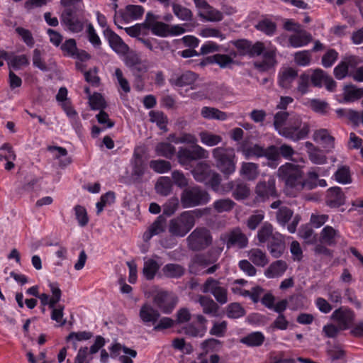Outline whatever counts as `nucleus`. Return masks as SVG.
<instances>
[{"mask_svg": "<svg viewBox=\"0 0 363 363\" xmlns=\"http://www.w3.org/2000/svg\"><path fill=\"white\" fill-rule=\"evenodd\" d=\"M298 76L297 71L292 67H282L278 74V84L284 89H289Z\"/></svg>", "mask_w": 363, "mask_h": 363, "instance_id": "obj_23", "label": "nucleus"}, {"mask_svg": "<svg viewBox=\"0 0 363 363\" xmlns=\"http://www.w3.org/2000/svg\"><path fill=\"white\" fill-rule=\"evenodd\" d=\"M235 206V203L229 199H219L213 203V207L218 213L230 211Z\"/></svg>", "mask_w": 363, "mask_h": 363, "instance_id": "obj_63", "label": "nucleus"}, {"mask_svg": "<svg viewBox=\"0 0 363 363\" xmlns=\"http://www.w3.org/2000/svg\"><path fill=\"white\" fill-rule=\"evenodd\" d=\"M155 16L153 14L148 13L146 17V21L152 32L158 36L165 37L169 34V27L167 24L161 22H152Z\"/></svg>", "mask_w": 363, "mask_h": 363, "instance_id": "obj_34", "label": "nucleus"}, {"mask_svg": "<svg viewBox=\"0 0 363 363\" xmlns=\"http://www.w3.org/2000/svg\"><path fill=\"white\" fill-rule=\"evenodd\" d=\"M62 22L69 30L72 33H79L84 28V23L75 16L70 9H66L62 14Z\"/></svg>", "mask_w": 363, "mask_h": 363, "instance_id": "obj_22", "label": "nucleus"}, {"mask_svg": "<svg viewBox=\"0 0 363 363\" xmlns=\"http://www.w3.org/2000/svg\"><path fill=\"white\" fill-rule=\"evenodd\" d=\"M242 147L241 152L246 159H249L252 157H262L263 147L259 145H255L249 147L246 146Z\"/></svg>", "mask_w": 363, "mask_h": 363, "instance_id": "obj_61", "label": "nucleus"}, {"mask_svg": "<svg viewBox=\"0 0 363 363\" xmlns=\"http://www.w3.org/2000/svg\"><path fill=\"white\" fill-rule=\"evenodd\" d=\"M200 113L201 117L206 120L224 121L228 118V114L226 112L212 106H203L201 108Z\"/></svg>", "mask_w": 363, "mask_h": 363, "instance_id": "obj_30", "label": "nucleus"}, {"mask_svg": "<svg viewBox=\"0 0 363 363\" xmlns=\"http://www.w3.org/2000/svg\"><path fill=\"white\" fill-rule=\"evenodd\" d=\"M288 113L285 111L278 112L274 116V125L280 135H281V133L284 131L287 126L286 121L288 118Z\"/></svg>", "mask_w": 363, "mask_h": 363, "instance_id": "obj_54", "label": "nucleus"}, {"mask_svg": "<svg viewBox=\"0 0 363 363\" xmlns=\"http://www.w3.org/2000/svg\"><path fill=\"white\" fill-rule=\"evenodd\" d=\"M309 133V125L303 123L298 116L291 118L281 136L296 141L304 138Z\"/></svg>", "mask_w": 363, "mask_h": 363, "instance_id": "obj_7", "label": "nucleus"}, {"mask_svg": "<svg viewBox=\"0 0 363 363\" xmlns=\"http://www.w3.org/2000/svg\"><path fill=\"white\" fill-rule=\"evenodd\" d=\"M139 316L141 320L146 325L155 324L159 316V313L150 304L145 303L140 308Z\"/></svg>", "mask_w": 363, "mask_h": 363, "instance_id": "obj_32", "label": "nucleus"}, {"mask_svg": "<svg viewBox=\"0 0 363 363\" xmlns=\"http://www.w3.org/2000/svg\"><path fill=\"white\" fill-rule=\"evenodd\" d=\"M216 167L225 175L233 174L236 169V156L232 148L218 147L212 150Z\"/></svg>", "mask_w": 363, "mask_h": 363, "instance_id": "obj_5", "label": "nucleus"}, {"mask_svg": "<svg viewBox=\"0 0 363 363\" xmlns=\"http://www.w3.org/2000/svg\"><path fill=\"white\" fill-rule=\"evenodd\" d=\"M170 83L178 88L186 87V90H194L199 86V77L194 72L187 71L173 77L170 79Z\"/></svg>", "mask_w": 363, "mask_h": 363, "instance_id": "obj_14", "label": "nucleus"}, {"mask_svg": "<svg viewBox=\"0 0 363 363\" xmlns=\"http://www.w3.org/2000/svg\"><path fill=\"white\" fill-rule=\"evenodd\" d=\"M75 218L79 226L84 227L89 223V216L86 208L80 205L74 207Z\"/></svg>", "mask_w": 363, "mask_h": 363, "instance_id": "obj_58", "label": "nucleus"}, {"mask_svg": "<svg viewBox=\"0 0 363 363\" xmlns=\"http://www.w3.org/2000/svg\"><path fill=\"white\" fill-rule=\"evenodd\" d=\"M265 337L261 332H253L240 340V342L249 347L260 346L264 341Z\"/></svg>", "mask_w": 363, "mask_h": 363, "instance_id": "obj_40", "label": "nucleus"}, {"mask_svg": "<svg viewBox=\"0 0 363 363\" xmlns=\"http://www.w3.org/2000/svg\"><path fill=\"white\" fill-rule=\"evenodd\" d=\"M155 189L160 194L166 196L169 194L172 189V182L168 177H161L157 180Z\"/></svg>", "mask_w": 363, "mask_h": 363, "instance_id": "obj_52", "label": "nucleus"}, {"mask_svg": "<svg viewBox=\"0 0 363 363\" xmlns=\"http://www.w3.org/2000/svg\"><path fill=\"white\" fill-rule=\"evenodd\" d=\"M362 62L363 60L357 56H349L344 58L334 68L333 73L335 78L338 80L343 79L349 74L350 69L355 68Z\"/></svg>", "mask_w": 363, "mask_h": 363, "instance_id": "obj_15", "label": "nucleus"}, {"mask_svg": "<svg viewBox=\"0 0 363 363\" xmlns=\"http://www.w3.org/2000/svg\"><path fill=\"white\" fill-rule=\"evenodd\" d=\"M166 228V220L162 216H159L156 220L149 227L148 230L143 234V240L145 242L149 241L153 236L164 232Z\"/></svg>", "mask_w": 363, "mask_h": 363, "instance_id": "obj_31", "label": "nucleus"}, {"mask_svg": "<svg viewBox=\"0 0 363 363\" xmlns=\"http://www.w3.org/2000/svg\"><path fill=\"white\" fill-rule=\"evenodd\" d=\"M199 135L202 144L208 147L216 146L223 140V138L220 135L215 134L207 130L200 132Z\"/></svg>", "mask_w": 363, "mask_h": 363, "instance_id": "obj_38", "label": "nucleus"}, {"mask_svg": "<svg viewBox=\"0 0 363 363\" xmlns=\"http://www.w3.org/2000/svg\"><path fill=\"white\" fill-rule=\"evenodd\" d=\"M172 10L174 15L181 21H188L192 18L193 14L190 9L175 2L172 4Z\"/></svg>", "mask_w": 363, "mask_h": 363, "instance_id": "obj_51", "label": "nucleus"}, {"mask_svg": "<svg viewBox=\"0 0 363 363\" xmlns=\"http://www.w3.org/2000/svg\"><path fill=\"white\" fill-rule=\"evenodd\" d=\"M155 151L157 156L172 159L176 153V148L169 142H160L156 145Z\"/></svg>", "mask_w": 363, "mask_h": 363, "instance_id": "obj_36", "label": "nucleus"}, {"mask_svg": "<svg viewBox=\"0 0 363 363\" xmlns=\"http://www.w3.org/2000/svg\"><path fill=\"white\" fill-rule=\"evenodd\" d=\"M287 269L286 263L283 260H277L272 263L264 272L265 277L273 279L282 276Z\"/></svg>", "mask_w": 363, "mask_h": 363, "instance_id": "obj_35", "label": "nucleus"}, {"mask_svg": "<svg viewBox=\"0 0 363 363\" xmlns=\"http://www.w3.org/2000/svg\"><path fill=\"white\" fill-rule=\"evenodd\" d=\"M310 74L308 71L302 73L298 78L296 91L301 95H304L309 91L311 85Z\"/></svg>", "mask_w": 363, "mask_h": 363, "instance_id": "obj_49", "label": "nucleus"}, {"mask_svg": "<svg viewBox=\"0 0 363 363\" xmlns=\"http://www.w3.org/2000/svg\"><path fill=\"white\" fill-rule=\"evenodd\" d=\"M239 174L246 180L254 181L259 176V166L254 162H243L240 164Z\"/></svg>", "mask_w": 363, "mask_h": 363, "instance_id": "obj_28", "label": "nucleus"}, {"mask_svg": "<svg viewBox=\"0 0 363 363\" xmlns=\"http://www.w3.org/2000/svg\"><path fill=\"white\" fill-rule=\"evenodd\" d=\"M267 247L274 257H280L284 250L283 238L281 234L275 235V239L267 244Z\"/></svg>", "mask_w": 363, "mask_h": 363, "instance_id": "obj_41", "label": "nucleus"}, {"mask_svg": "<svg viewBox=\"0 0 363 363\" xmlns=\"http://www.w3.org/2000/svg\"><path fill=\"white\" fill-rule=\"evenodd\" d=\"M192 174L197 182L204 183L217 193L223 194L230 191L233 187V182H229L224 185H220V175L216 171L211 169L210 165L206 162L198 163L193 169Z\"/></svg>", "mask_w": 363, "mask_h": 363, "instance_id": "obj_2", "label": "nucleus"}, {"mask_svg": "<svg viewBox=\"0 0 363 363\" xmlns=\"http://www.w3.org/2000/svg\"><path fill=\"white\" fill-rule=\"evenodd\" d=\"M203 293H211L217 302L225 304L228 302L227 289L220 285L218 281L212 278L208 279L202 287Z\"/></svg>", "mask_w": 363, "mask_h": 363, "instance_id": "obj_12", "label": "nucleus"}, {"mask_svg": "<svg viewBox=\"0 0 363 363\" xmlns=\"http://www.w3.org/2000/svg\"><path fill=\"white\" fill-rule=\"evenodd\" d=\"M247 256L250 260L258 267H264L269 262L265 252L258 248H254L248 251Z\"/></svg>", "mask_w": 363, "mask_h": 363, "instance_id": "obj_37", "label": "nucleus"}, {"mask_svg": "<svg viewBox=\"0 0 363 363\" xmlns=\"http://www.w3.org/2000/svg\"><path fill=\"white\" fill-rule=\"evenodd\" d=\"M311 40V35L305 30H301L289 37V45L294 48L306 46Z\"/></svg>", "mask_w": 363, "mask_h": 363, "instance_id": "obj_29", "label": "nucleus"}, {"mask_svg": "<svg viewBox=\"0 0 363 363\" xmlns=\"http://www.w3.org/2000/svg\"><path fill=\"white\" fill-rule=\"evenodd\" d=\"M232 182H233V187L232 189V190H233V195L235 199H245L250 195V190L246 184L240 181ZM230 191H231V189Z\"/></svg>", "mask_w": 363, "mask_h": 363, "instance_id": "obj_43", "label": "nucleus"}, {"mask_svg": "<svg viewBox=\"0 0 363 363\" xmlns=\"http://www.w3.org/2000/svg\"><path fill=\"white\" fill-rule=\"evenodd\" d=\"M111 356L118 357L121 363H133L132 358L136 357L135 350L129 349L118 343L113 344L110 348Z\"/></svg>", "mask_w": 363, "mask_h": 363, "instance_id": "obj_21", "label": "nucleus"}, {"mask_svg": "<svg viewBox=\"0 0 363 363\" xmlns=\"http://www.w3.org/2000/svg\"><path fill=\"white\" fill-rule=\"evenodd\" d=\"M313 140L322 145L326 152H331L335 147V138L331 135L328 130L325 128L318 129L314 131Z\"/></svg>", "mask_w": 363, "mask_h": 363, "instance_id": "obj_16", "label": "nucleus"}, {"mask_svg": "<svg viewBox=\"0 0 363 363\" xmlns=\"http://www.w3.org/2000/svg\"><path fill=\"white\" fill-rule=\"evenodd\" d=\"M256 200L264 201L270 197H276V180L274 177H270L267 182L260 181L255 187Z\"/></svg>", "mask_w": 363, "mask_h": 363, "instance_id": "obj_11", "label": "nucleus"}, {"mask_svg": "<svg viewBox=\"0 0 363 363\" xmlns=\"http://www.w3.org/2000/svg\"><path fill=\"white\" fill-rule=\"evenodd\" d=\"M188 246L193 250H200L208 247L212 241L209 231L205 228H196L187 237Z\"/></svg>", "mask_w": 363, "mask_h": 363, "instance_id": "obj_8", "label": "nucleus"}, {"mask_svg": "<svg viewBox=\"0 0 363 363\" xmlns=\"http://www.w3.org/2000/svg\"><path fill=\"white\" fill-rule=\"evenodd\" d=\"M116 200V195L113 191H108L101 196V199L96 203L97 214L104 210V208L113 204Z\"/></svg>", "mask_w": 363, "mask_h": 363, "instance_id": "obj_55", "label": "nucleus"}, {"mask_svg": "<svg viewBox=\"0 0 363 363\" xmlns=\"http://www.w3.org/2000/svg\"><path fill=\"white\" fill-rule=\"evenodd\" d=\"M247 54L252 56L263 54L262 61H257L255 62V67L261 72L267 71L274 67L277 64V48L270 43L257 42L252 45H250Z\"/></svg>", "mask_w": 363, "mask_h": 363, "instance_id": "obj_4", "label": "nucleus"}, {"mask_svg": "<svg viewBox=\"0 0 363 363\" xmlns=\"http://www.w3.org/2000/svg\"><path fill=\"white\" fill-rule=\"evenodd\" d=\"M198 302L203 308V313L206 314L216 315L218 311V306L210 297L200 296Z\"/></svg>", "mask_w": 363, "mask_h": 363, "instance_id": "obj_44", "label": "nucleus"}, {"mask_svg": "<svg viewBox=\"0 0 363 363\" xmlns=\"http://www.w3.org/2000/svg\"><path fill=\"white\" fill-rule=\"evenodd\" d=\"M203 215L202 211L196 209L184 211L177 217L170 220L169 233L174 237H184L194 226L196 218Z\"/></svg>", "mask_w": 363, "mask_h": 363, "instance_id": "obj_3", "label": "nucleus"}, {"mask_svg": "<svg viewBox=\"0 0 363 363\" xmlns=\"http://www.w3.org/2000/svg\"><path fill=\"white\" fill-rule=\"evenodd\" d=\"M162 272L167 277L178 278L184 274V269L177 264H168L162 268Z\"/></svg>", "mask_w": 363, "mask_h": 363, "instance_id": "obj_53", "label": "nucleus"}, {"mask_svg": "<svg viewBox=\"0 0 363 363\" xmlns=\"http://www.w3.org/2000/svg\"><path fill=\"white\" fill-rule=\"evenodd\" d=\"M277 234L280 233L274 232L272 225L265 222L258 230L257 238L260 243H269L275 239V235Z\"/></svg>", "mask_w": 363, "mask_h": 363, "instance_id": "obj_33", "label": "nucleus"}, {"mask_svg": "<svg viewBox=\"0 0 363 363\" xmlns=\"http://www.w3.org/2000/svg\"><path fill=\"white\" fill-rule=\"evenodd\" d=\"M104 34L114 52L120 55H125L128 53L129 50L128 45L117 34L109 28L104 30Z\"/></svg>", "mask_w": 363, "mask_h": 363, "instance_id": "obj_17", "label": "nucleus"}, {"mask_svg": "<svg viewBox=\"0 0 363 363\" xmlns=\"http://www.w3.org/2000/svg\"><path fill=\"white\" fill-rule=\"evenodd\" d=\"M48 286L52 294V296L50 297L48 294L43 293L39 296V299L43 306L48 305L50 308H53L55 304L60 301L62 291L57 282H52L49 281Z\"/></svg>", "mask_w": 363, "mask_h": 363, "instance_id": "obj_19", "label": "nucleus"}, {"mask_svg": "<svg viewBox=\"0 0 363 363\" xmlns=\"http://www.w3.org/2000/svg\"><path fill=\"white\" fill-rule=\"evenodd\" d=\"M160 268V264L152 259L145 261L143 273L147 279H152Z\"/></svg>", "mask_w": 363, "mask_h": 363, "instance_id": "obj_48", "label": "nucleus"}, {"mask_svg": "<svg viewBox=\"0 0 363 363\" xmlns=\"http://www.w3.org/2000/svg\"><path fill=\"white\" fill-rule=\"evenodd\" d=\"M92 334L88 331L72 332L67 337V340L73 344L74 349H77V345L79 342H83L89 340Z\"/></svg>", "mask_w": 363, "mask_h": 363, "instance_id": "obj_50", "label": "nucleus"}, {"mask_svg": "<svg viewBox=\"0 0 363 363\" xmlns=\"http://www.w3.org/2000/svg\"><path fill=\"white\" fill-rule=\"evenodd\" d=\"M310 74L311 84L314 86L322 87L325 86L326 89L334 91L336 88V82L325 71L320 68L307 70Z\"/></svg>", "mask_w": 363, "mask_h": 363, "instance_id": "obj_9", "label": "nucleus"}, {"mask_svg": "<svg viewBox=\"0 0 363 363\" xmlns=\"http://www.w3.org/2000/svg\"><path fill=\"white\" fill-rule=\"evenodd\" d=\"M144 13V9L139 5H128L122 13H115L113 21L115 25L118 28H122L121 26L123 22L129 23L140 18Z\"/></svg>", "mask_w": 363, "mask_h": 363, "instance_id": "obj_10", "label": "nucleus"}, {"mask_svg": "<svg viewBox=\"0 0 363 363\" xmlns=\"http://www.w3.org/2000/svg\"><path fill=\"white\" fill-rule=\"evenodd\" d=\"M310 161L315 164H324L327 162V157L324 152L311 142L304 143Z\"/></svg>", "mask_w": 363, "mask_h": 363, "instance_id": "obj_25", "label": "nucleus"}, {"mask_svg": "<svg viewBox=\"0 0 363 363\" xmlns=\"http://www.w3.org/2000/svg\"><path fill=\"white\" fill-rule=\"evenodd\" d=\"M150 121L155 123L157 125L164 131H167V118L160 111H150Z\"/></svg>", "mask_w": 363, "mask_h": 363, "instance_id": "obj_57", "label": "nucleus"}, {"mask_svg": "<svg viewBox=\"0 0 363 363\" xmlns=\"http://www.w3.org/2000/svg\"><path fill=\"white\" fill-rule=\"evenodd\" d=\"M255 28L267 35H272L276 30V24L269 19L260 21Z\"/></svg>", "mask_w": 363, "mask_h": 363, "instance_id": "obj_60", "label": "nucleus"}, {"mask_svg": "<svg viewBox=\"0 0 363 363\" xmlns=\"http://www.w3.org/2000/svg\"><path fill=\"white\" fill-rule=\"evenodd\" d=\"M198 325L189 324L184 328V333L189 336L194 337H202L206 332V318L199 315L197 316Z\"/></svg>", "mask_w": 363, "mask_h": 363, "instance_id": "obj_26", "label": "nucleus"}, {"mask_svg": "<svg viewBox=\"0 0 363 363\" xmlns=\"http://www.w3.org/2000/svg\"><path fill=\"white\" fill-rule=\"evenodd\" d=\"M295 63L301 67L308 66L311 62V55L308 50L296 52L294 54Z\"/></svg>", "mask_w": 363, "mask_h": 363, "instance_id": "obj_59", "label": "nucleus"}, {"mask_svg": "<svg viewBox=\"0 0 363 363\" xmlns=\"http://www.w3.org/2000/svg\"><path fill=\"white\" fill-rule=\"evenodd\" d=\"M262 157L268 160L267 165L271 168H276L280 159L279 152L277 147L274 145L267 149L263 148Z\"/></svg>", "mask_w": 363, "mask_h": 363, "instance_id": "obj_39", "label": "nucleus"}, {"mask_svg": "<svg viewBox=\"0 0 363 363\" xmlns=\"http://www.w3.org/2000/svg\"><path fill=\"white\" fill-rule=\"evenodd\" d=\"M54 156L60 160V165L65 167L71 163V159L67 157V151L65 148L62 147H49Z\"/></svg>", "mask_w": 363, "mask_h": 363, "instance_id": "obj_46", "label": "nucleus"}, {"mask_svg": "<svg viewBox=\"0 0 363 363\" xmlns=\"http://www.w3.org/2000/svg\"><path fill=\"white\" fill-rule=\"evenodd\" d=\"M340 238V233L334 228L326 225L320 231L319 241L321 244L334 246Z\"/></svg>", "mask_w": 363, "mask_h": 363, "instance_id": "obj_24", "label": "nucleus"}, {"mask_svg": "<svg viewBox=\"0 0 363 363\" xmlns=\"http://www.w3.org/2000/svg\"><path fill=\"white\" fill-rule=\"evenodd\" d=\"M210 199L209 194L199 186L186 189L181 196V202L184 208L203 205Z\"/></svg>", "mask_w": 363, "mask_h": 363, "instance_id": "obj_6", "label": "nucleus"}, {"mask_svg": "<svg viewBox=\"0 0 363 363\" xmlns=\"http://www.w3.org/2000/svg\"><path fill=\"white\" fill-rule=\"evenodd\" d=\"M308 106L315 112L325 114L328 108V104L319 99H310L308 101Z\"/></svg>", "mask_w": 363, "mask_h": 363, "instance_id": "obj_64", "label": "nucleus"}, {"mask_svg": "<svg viewBox=\"0 0 363 363\" xmlns=\"http://www.w3.org/2000/svg\"><path fill=\"white\" fill-rule=\"evenodd\" d=\"M222 239L226 243L227 247H238L244 248L248 244V239L240 229H235L229 233L225 234Z\"/></svg>", "mask_w": 363, "mask_h": 363, "instance_id": "obj_18", "label": "nucleus"}, {"mask_svg": "<svg viewBox=\"0 0 363 363\" xmlns=\"http://www.w3.org/2000/svg\"><path fill=\"white\" fill-rule=\"evenodd\" d=\"M330 318L337 324L340 329L345 330L350 328L353 323L355 314L348 308L340 307L333 312Z\"/></svg>", "mask_w": 363, "mask_h": 363, "instance_id": "obj_13", "label": "nucleus"}, {"mask_svg": "<svg viewBox=\"0 0 363 363\" xmlns=\"http://www.w3.org/2000/svg\"><path fill=\"white\" fill-rule=\"evenodd\" d=\"M335 181L342 184H347L352 182L350 168L347 166H341L334 174Z\"/></svg>", "mask_w": 363, "mask_h": 363, "instance_id": "obj_47", "label": "nucleus"}, {"mask_svg": "<svg viewBox=\"0 0 363 363\" xmlns=\"http://www.w3.org/2000/svg\"><path fill=\"white\" fill-rule=\"evenodd\" d=\"M154 302L164 313H169L176 305L177 300L172 294L161 291L155 295Z\"/></svg>", "mask_w": 363, "mask_h": 363, "instance_id": "obj_20", "label": "nucleus"}, {"mask_svg": "<svg viewBox=\"0 0 363 363\" xmlns=\"http://www.w3.org/2000/svg\"><path fill=\"white\" fill-rule=\"evenodd\" d=\"M345 196L341 188L332 187L328 190L326 203L330 207H337L344 204Z\"/></svg>", "mask_w": 363, "mask_h": 363, "instance_id": "obj_27", "label": "nucleus"}, {"mask_svg": "<svg viewBox=\"0 0 363 363\" xmlns=\"http://www.w3.org/2000/svg\"><path fill=\"white\" fill-rule=\"evenodd\" d=\"M199 16L207 21H220L223 19V13L208 5L207 7L199 11Z\"/></svg>", "mask_w": 363, "mask_h": 363, "instance_id": "obj_42", "label": "nucleus"}, {"mask_svg": "<svg viewBox=\"0 0 363 363\" xmlns=\"http://www.w3.org/2000/svg\"><path fill=\"white\" fill-rule=\"evenodd\" d=\"M303 175L301 166L289 162L279 167L277 171L278 177L285 184L286 191L293 196L304 189H313L317 186L318 173L315 169L309 171L306 179Z\"/></svg>", "mask_w": 363, "mask_h": 363, "instance_id": "obj_1", "label": "nucleus"}, {"mask_svg": "<svg viewBox=\"0 0 363 363\" xmlns=\"http://www.w3.org/2000/svg\"><path fill=\"white\" fill-rule=\"evenodd\" d=\"M150 167L158 174L168 172L171 169L169 162L163 160H155L150 162Z\"/></svg>", "mask_w": 363, "mask_h": 363, "instance_id": "obj_56", "label": "nucleus"}, {"mask_svg": "<svg viewBox=\"0 0 363 363\" xmlns=\"http://www.w3.org/2000/svg\"><path fill=\"white\" fill-rule=\"evenodd\" d=\"M28 59L25 55L12 57L8 55V64L14 69H19L23 66L28 65Z\"/></svg>", "mask_w": 363, "mask_h": 363, "instance_id": "obj_62", "label": "nucleus"}, {"mask_svg": "<svg viewBox=\"0 0 363 363\" xmlns=\"http://www.w3.org/2000/svg\"><path fill=\"white\" fill-rule=\"evenodd\" d=\"M236 56L235 52H231L229 55L216 54L213 56L212 62L218 65L221 68H225L233 63V59Z\"/></svg>", "mask_w": 363, "mask_h": 363, "instance_id": "obj_45", "label": "nucleus"}]
</instances>
